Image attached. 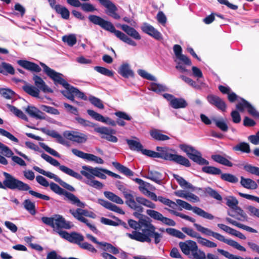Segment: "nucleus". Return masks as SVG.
Segmentation results:
<instances>
[{"label":"nucleus","mask_w":259,"mask_h":259,"mask_svg":"<svg viewBox=\"0 0 259 259\" xmlns=\"http://www.w3.org/2000/svg\"><path fill=\"white\" fill-rule=\"evenodd\" d=\"M150 135L154 139L157 141H166L170 139L168 136L161 134L160 130L155 128L150 130Z\"/></svg>","instance_id":"4c0bfd02"},{"label":"nucleus","mask_w":259,"mask_h":259,"mask_svg":"<svg viewBox=\"0 0 259 259\" xmlns=\"http://www.w3.org/2000/svg\"><path fill=\"white\" fill-rule=\"evenodd\" d=\"M94 131L102 135V138L108 141L116 143L118 141L117 137L112 135V134H115L116 132L112 128L105 126L97 127L94 128Z\"/></svg>","instance_id":"f8f14e48"},{"label":"nucleus","mask_w":259,"mask_h":259,"mask_svg":"<svg viewBox=\"0 0 259 259\" xmlns=\"http://www.w3.org/2000/svg\"><path fill=\"white\" fill-rule=\"evenodd\" d=\"M163 97L169 102L170 105L175 109L185 108L187 106V102L183 98H177L169 94H164Z\"/></svg>","instance_id":"4468645a"},{"label":"nucleus","mask_w":259,"mask_h":259,"mask_svg":"<svg viewBox=\"0 0 259 259\" xmlns=\"http://www.w3.org/2000/svg\"><path fill=\"white\" fill-rule=\"evenodd\" d=\"M71 93H73L75 96L78 98L83 99L84 100H87V97L82 92H80L77 89L70 85L69 88H67Z\"/></svg>","instance_id":"338daca9"},{"label":"nucleus","mask_w":259,"mask_h":259,"mask_svg":"<svg viewBox=\"0 0 259 259\" xmlns=\"http://www.w3.org/2000/svg\"><path fill=\"white\" fill-rule=\"evenodd\" d=\"M146 213L151 218L157 221H161L163 217L162 214L153 209H147L146 210Z\"/></svg>","instance_id":"052dcab7"},{"label":"nucleus","mask_w":259,"mask_h":259,"mask_svg":"<svg viewBox=\"0 0 259 259\" xmlns=\"http://www.w3.org/2000/svg\"><path fill=\"white\" fill-rule=\"evenodd\" d=\"M64 196L70 202V203L77 207L83 208L85 207V204L80 201V200L74 194L66 192L64 193Z\"/></svg>","instance_id":"2f4dec72"},{"label":"nucleus","mask_w":259,"mask_h":259,"mask_svg":"<svg viewBox=\"0 0 259 259\" xmlns=\"http://www.w3.org/2000/svg\"><path fill=\"white\" fill-rule=\"evenodd\" d=\"M56 12L61 16V17L64 19H68L70 13L68 10L60 5H57L56 7Z\"/></svg>","instance_id":"8fccbe9b"},{"label":"nucleus","mask_w":259,"mask_h":259,"mask_svg":"<svg viewBox=\"0 0 259 259\" xmlns=\"http://www.w3.org/2000/svg\"><path fill=\"white\" fill-rule=\"evenodd\" d=\"M142 30L156 40L162 39V36L160 32L154 28L152 25L145 23L141 27Z\"/></svg>","instance_id":"aec40b11"},{"label":"nucleus","mask_w":259,"mask_h":259,"mask_svg":"<svg viewBox=\"0 0 259 259\" xmlns=\"http://www.w3.org/2000/svg\"><path fill=\"white\" fill-rule=\"evenodd\" d=\"M148 89L157 94L167 91V88L164 84L155 82L150 83Z\"/></svg>","instance_id":"a19ab883"},{"label":"nucleus","mask_w":259,"mask_h":259,"mask_svg":"<svg viewBox=\"0 0 259 259\" xmlns=\"http://www.w3.org/2000/svg\"><path fill=\"white\" fill-rule=\"evenodd\" d=\"M194 226L196 228L197 231H198L199 232L208 236H212V237L220 241H222L224 242H226V240L225 237L222 236V235L217 233H215L210 230V229L205 228L196 223H195L194 224Z\"/></svg>","instance_id":"4be33fe9"},{"label":"nucleus","mask_w":259,"mask_h":259,"mask_svg":"<svg viewBox=\"0 0 259 259\" xmlns=\"http://www.w3.org/2000/svg\"><path fill=\"white\" fill-rule=\"evenodd\" d=\"M40 65L42 67L45 72L54 81L55 84H61L66 90L69 88L70 84L63 78L62 74L57 72L43 63H40Z\"/></svg>","instance_id":"9b49d317"},{"label":"nucleus","mask_w":259,"mask_h":259,"mask_svg":"<svg viewBox=\"0 0 259 259\" xmlns=\"http://www.w3.org/2000/svg\"><path fill=\"white\" fill-rule=\"evenodd\" d=\"M94 69L99 73L109 77H112L114 74L112 71L103 67L95 66Z\"/></svg>","instance_id":"e2e57ef3"},{"label":"nucleus","mask_w":259,"mask_h":259,"mask_svg":"<svg viewBox=\"0 0 259 259\" xmlns=\"http://www.w3.org/2000/svg\"><path fill=\"white\" fill-rule=\"evenodd\" d=\"M112 165L117 169H118L121 173L124 174L126 176H133L134 175V172L131 169L124 166V165H121V164L117 162H113Z\"/></svg>","instance_id":"37998d69"},{"label":"nucleus","mask_w":259,"mask_h":259,"mask_svg":"<svg viewBox=\"0 0 259 259\" xmlns=\"http://www.w3.org/2000/svg\"><path fill=\"white\" fill-rule=\"evenodd\" d=\"M179 148L186 153L188 157L199 165H208L207 160L202 157L201 153L192 146L187 144H180Z\"/></svg>","instance_id":"1a4fd4ad"},{"label":"nucleus","mask_w":259,"mask_h":259,"mask_svg":"<svg viewBox=\"0 0 259 259\" xmlns=\"http://www.w3.org/2000/svg\"><path fill=\"white\" fill-rule=\"evenodd\" d=\"M207 101L211 105L222 111L226 110L225 102L219 97L214 95H209L207 97Z\"/></svg>","instance_id":"a211bd4d"},{"label":"nucleus","mask_w":259,"mask_h":259,"mask_svg":"<svg viewBox=\"0 0 259 259\" xmlns=\"http://www.w3.org/2000/svg\"><path fill=\"white\" fill-rule=\"evenodd\" d=\"M175 194L178 197L184 198L192 202H197L200 201L199 198L197 196L184 190H178L175 192Z\"/></svg>","instance_id":"393cba45"},{"label":"nucleus","mask_w":259,"mask_h":259,"mask_svg":"<svg viewBox=\"0 0 259 259\" xmlns=\"http://www.w3.org/2000/svg\"><path fill=\"white\" fill-rule=\"evenodd\" d=\"M236 108L240 111H243L246 109L251 115L259 117V112L249 102L243 99H241V102L236 105Z\"/></svg>","instance_id":"f3484780"},{"label":"nucleus","mask_w":259,"mask_h":259,"mask_svg":"<svg viewBox=\"0 0 259 259\" xmlns=\"http://www.w3.org/2000/svg\"><path fill=\"white\" fill-rule=\"evenodd\" d=\"M25 110L32 117L38 119H45V114L33 106H28Z\"/></svg>","instance_id":"bb28decb"},{"label":"nucleus","mask_w":259,"mask_h":259,"mask_svg":"<svg viewBox=\"0 0 259 259\" xmlns=\"http://www.w3.org/2000/svg\"><path fill=\"white\" fill-rule=\"evenodd\" d=\"M60 170L63 172L64 173L71 176L77 180H81L82 179V176L79 174L78 173L74 171L72 169L68 168V167L65 166V165H61L60 166Z\"/></svg>","instance_id":"79ce46f5"},{"label":"nucleus","mask_w":259,"mask_h":259,"mask_svg":"<svg viewBox=\"0 0 259 259\" xmlns=\"http://www.w3.org/2000/svg\"><path fill=\"white\" fill-rule=\"evenodd\" d=\"M69 212L76 220L85 223L93 232L97 233L98 230L96 227L90 223L88 220L84 218V217H87L91 218H95L96 217V214L94 212L80 208H78L77 209H70L69 210Z\"/></svg>","instance_id":"6e6552de"},{"label":"nucleus","mask_w":259,"mask_h":259,"mask_svg":"<svg viewBox=\"0 0 259 259\" xmlns=\"http://www.w3.org/2000/svg\"><path fill=\"white\" fill-rule=\"evenodd\" d=\"M182 230L183 232L187 234L188 236L192 238L198 239L200 235L195 232L193 229L189 227H183Z\"/></svg>","instance_id":"774afa93"},{"label":"nucleus","mask_w":259,"mask_h":259,"mask_svg":"<svg viewBox=\"0 0 259 259\" xmlns=\"http://www.w3.org/2000/svg\"><path fill=\"white\" fill-rule=\"evenodd\" d=\"M71 151L73 154L75 156L84 160L90 161H94L97 164L104 163V160L101 158L98 157L94 154L85 153L76 149H72Z\"/></svg>","instance_id":"ddd939ff"},{"label":"nucleus","mask_w":259,"mask_h":259,"mask_svg":"<svg viewBox=\"0 0 259 259\" xmlns=\"http://www.w3.org/2000/svg\"><path fill=\"white\" fill-rule=\"evenodd\" d=\"M72 227L71 223L66 222L65 219L60 215H55L54 223V230L58 233L60 229L64 228L66 229H70Z\"/></svg>","instance_id":"6ab92c4d"},{"label":"nucleus","mask_w":259,"mask_h":259,"mask_svg":"<svg viewBox=\"0 0 259 259\" xmlns=\"http://www.w3.org/2000/svg\"><path fill=\"white\" fill-rule=\"evenodd\" d=\"M158 158H161L166 160L173 161L177 163L190 167L191 166L189 160L186 157L176 154L170 153L168 151V149L165 148V150H163L161 153H158Z\"/></svg>","instance_id":"9d476101"},{"label":"nucleus","mask_w":259,"mask_h":259,"mask_svg":"<svg viewBox=\"0 0 259 259\" xmlns=\"http://www.w3.org/2000/svg\"><path fill=\"white\" fill-rule=\"evenodd\" d=\"M235 151H240L242 152L249 153L250 152L249 144L245 142H241L233 147Z\"/></svg>","instance_id":"603ef678"},{"label":"nucleus","mask_w":259,"mask_h":259,"mask_svg":"<svg viewBox=\"0 0 259 259\" xmlns=\"http://www.w3.org/2000/svg\"><path fill=\"white\" fill-rule=\"evenodd\" d=\"M158 200L172 208H175L177 204H178L185 209L188 210H192L194 213L205 219L212 220L214 218L213 215H212L211 214L205 211L204 210L199 207H192L191 205L188 202L181 199H177V203H176L175 202L169 199L163 197L162 196H159L158 197Z\"/></svg>","instance_id":"423d86ee"},{"label":"nucleus","mask_w":259,"mask_h":259,"mask_svg":"<svg viewBox=\"0 0 259 259\" xmlns=\"http://www.w3.org/2000/svg\"><path fill=\"white\" fill-rule=\"evenodd\" d=\"M228 222L234 226H237V227L242 229L243 230H245L248 232H251V233H256L257 232V231L256 230H255L249 226L240 224V223L237 222V221H234L232 219L228 218Z\"/></svg>","instance_id":"de8ad7c7"},{"label":"nucleus","mask_w":259,"mask_h":259,"mask_svg":"<svg viewBox=\"0 0 259 259\" xmlns=\"http://www.w3.org/2000/svg\"><path fill=\"white\" fill-rule=\"evenodd\" d=\"M101 5L107 9V11L106 13L109 16L116 20H118L120 18V16L116 13L117 8L111 1L110 0H105Z\"/></svg>","instance_id":"5701e85b"},{"label":"nucleus","mask_w":259,"mask_h":259,"mask_svg":"<svg viewBox=\"0 0 259 259\" xmlns=\"http://www.w3.org/2000/svg\"><path fill=\"white\" fill-rule=\"evenodd\" d=\"M75 120L78 123L83 126L92 127H94L95 126V124L92 122H91L88 120H85L81 117L77 116L75 118Z\"/></svg>","instance_id":"69168bd1"},{"label":"nucleus","mask_w":259,"mask_h":259,"mask_svg":"<svg viewBox=\"0 0 259 259\" xmlns=\"http://www.w3.org/2000/svg\"><path fill=\"white\" fill-rule=\"evenodd\" d=\"M238 201L234 196L228 197V214L242 222L248 221L246 213L238 206Z\"/></svg>","instance_id":"0eeeda50"},{"label":"nucleus","mask_w":259,"mask_h":259,"mask_svg":"<svg viewBox=\"0 0 259 259\" xmlns=\"http://www.w3.org/2000/svg\"><path fill=\"white\" fill-rule=\"evenodd\" d=\"M120 28L127 35L131 36L133 38L137 40L141 39V36L140 34L134 28L125 24L120 25Z\"/></svg>","instance_id":"c756f323"},{"label":"nucleus","mask_w":259,"mask_h":259,"mask_svg":"<svg viewBox=\"0 0 259 259\" xmlns=\"http://www.w3.org/2000/svg\"><path fill=\"white\" fill-rule=\"evenodd\" d=\"M8 107L9 109V110L12 112L16 116H18L19 118H21L22 119L27 120V116L24 114V113L20 110L17 109L16 107L8 105Z\"/></svg>","instance_id":"6e6d98bb"},{"label":"nucleus","mask_w":259,"mask_h":259,"mask_svg":"<svg viewBox=\"0 0 259 259\" xmlns=\"http://www.w3.org/2000/svg\"><path fill=\"white\" fill-rule=\"evenodd\" d=\"M112 165L117 169H118L121 173L124 174L126 176H133L134 175V172L131 169L124 166V165H121V164L117 162H113Z\"/></svg>","instance_id":"a18cd8bd"},{"label":"nucleus","mask_w":259,"mask_h":259,"mask_svg":"<svg viewBox=\"0 0 259 259\" xmlns=\"http://www.w3.org/2000/svg\"><path fill=\"white\" fill-rule=\"evenodd\" d=\"M145 177L157 184H159L162 180L161 174L154 170H149Z\"/></svg>","instance_id":"e433bc0d"},{"label":"nucleus","mask_w":259,"mask_h":259,"mask_svg":"<svg viewBox=\"0 0 259 259\" xmlns=\"http://www.w3.org/2000/svg\"><path fill=\"white\" fill-rule=\"evenodd\" d=\"M33 80L34 82V84L36 86V88L38 89L39 91H41L44 93L53 92V90L48 87L40 77L37 75H34L33 77Z\"/></svg>","instance_id":"a878e982"},{"label":"nucleus","mask_w":259,"mask_h":259,"mask_svg":"<svg viewBox=\"0 0 259 259\" xmlns=\"http://www.w3.org/2000/svg\"><path fill=\"white\" fill-rule=\"evenodd\" d=\"M138 74L142 77L151 81H156V78L153 75L143 69H139L137 71Z\"/></svg>","instance_id":"0e129e2a"},{"label":"nucleus","mask_w":259,"mask_h":259,"mask_svg":"<svg viewBox=\"0 0 259 259\" xmlns=\"http://www.w3.org/2000/svg\"><path fill=\"white\" fill-rule=\"evenodd\" d=\"M119 73L123 77L128 78L134 75L133 71L130 68V65L127 63L123 64L119 69Z\"/></svg>","instance_id":"72a5a7b5"},{"label":"nucleus","mask_w":259,"mask_h":259,"mask_svg":"<svg viewBox=\"0 0 259 259\" xmlns=\"http://www.w3.org/2000/svg\"><path fill=\"white\" fill-rule=\"evenodd\" d=\"M240 184L242 187L247 189L254 190L257 187V185L255 181L243 177H241Z\"/></svg>","instance_id":"f704fd0d"},{"label":"nucleus","mask_w":259,"mask_h":259,"mask_svg":"<svg viewBox=\"0 0 259 259\" xmlns=\"http://www.w3.org/2000/svg\"><path fill=\"white\" fill-rule=\"evenodd\" d=\"M192 255L195 259H205L206 258L205 253L203 251L198 249L196 245V248L192 252Z\"/></svg>","instance_id":"bf43d9fd"},{"label":"nucleus","mask_w":259,"mask_h":259,"mask_svg":"<svg viewBox=\"0 0 259 259\" xmlns=\"http://www.w3.org/2000/svg\"><path fill=\"white\" fill-rule=\"evenodd\" d=\"M134 181L137 183L139 184V190L145 195L149 191V188L150 187V184L144 182L142 179L139 178H136L134 179Z\"/></svg>","instance_id":"ea45409f"},{"label":"nucleus","mask_w":259,"mask_h":259,"mask_svg":"<svg viewBox=\"0 0 259 259\" xmlns=\"http://www.w3.org/2000/svg\"><path fill=\"white\" fill-rule=\"evenodd\" d=\"M112 165L117 169H118L121 173L124 174L126 176H133L134 175V172L131 169L124 166V165H121V164L117 162H113Z\"/></svg>","instance_id":"c03bdc74"},{"label":"nucleus","mask_w":259,"mask_h":259,"mask_svg":"<svg viewBox=\"0 0 259 259\" xmlns=\"http://www.w3.org/2000/svg\"><path fill=\"white\" fill-rule=\"evenodd\" d=\"M64 136L67 139L78 143H84L88 139L87 136L85 134L75 132H66Z\"/></svg>","instance_id":"dca6fc26"},{"label":"nucleus","mask_w":259,"mask_h":259,"mask_svg":"<svg viewBox=\"0 0 259 259\" xmlns=\"http://www.w3.org/2000/svg\"><path fill=\"white\" fill-rule=\"evenodd\" d=\"M174 177L175 179L177 180L178 184L180 186L183 188H187L189 189H193V187L192 184L187 182L185 180H184L182 177L177 175H174Z\"/></svg>","instance_id":"3c124183"},{"label":"nucleus","mask_w":259,"mask_h":259,"mask_svg":"<svg viewBox=\"0 0 259 259\" xmlns=\"http://www.w3.org/2000/svg\"><path fill=\"white\" fill-rule=\"evenodd\" d=\"M128 224L135 230L131 233L126 234V236L130 239L140 242L150 243L151 238L153 237L155 244L160 242L162 235L156 232V227L149 218L142 217L138 222L131 219L128 221Z\"/></svg>","instance_id":"f257e3e1"},{"label":"nucleus","mask_w":259,"mask_h":259,"mask_svg":"<svg viewBox=\"0 0 259 259\" xmlns=\"http://www.w3.org/2000/svg\"><path fill=\"white\" fill-rule=\"evenodd\" d=\"M118 188L123 194L125 199L126 204L131 209L142 212L143 211V208L141 205L150 208H156V205L149 200L141 196L135 197L134 192L125 188L124 186L119 185Z\"/></svg>","instance_id":"7ed1b4c3"},{"label":"nucleus","mask_w":259,"mask_h":259,"mask_svg":"<svg viewBox=\"0 0 259 259\" xmlns=\"http://www.w3.org/2000/svg\"><path fill=\"white\" fill-rule=\"evenodd\" d=\"M24 208L31 214L34 215L36 213L35 203L29 199H26L23 203Z\"/></svg>","instance_id":"09e8293b"},{"label":"nucleus","mask_w":259,"mask_h":259,"mask_svg":"<svg viewBox=\"0 0 259 259\" xmlns=\"http://www.w3.org/2000/svg\"><path fill=\"white\" fill-rule=\"evenodd\" d=\"M198 242L202 245L210 248H214L217 247V244L211 242L206 239L201 237L200 236L197 239Z\"/></svg>","instance_id":"13d9d810"},{"label":"nucleus","mask_w":259,"mask_h":259,"mask_svg":"<svg viewBox=\"0 0 259 259\" xmlns=\"http://www.w3.org/2000/svg\"><path fill=\"white\" fill-rule=\"evenodd\" d=\"M62 40L69 46H73L76 42V37L74 34L66 35L62 37Z\"/></svg>","instance_id":"5fc2aeb1"},{"label":"nucleus","mask_w":259,"mask_h":259,"mask_svg":"<svg viewBox=\"0 0 259 259\" xmlns=\"http://www.w3.org/2000/svg\"><path fill=\"white\" fill-rule=\"evenodd\" d=\"M102 168L83 165L81 167L80 174L87 179L84 181L86 184L96 189H101L103 187V184L100 182L95 180L94 179L95 177L102 179H105L106 178V175L102 172Z\"/></svg>","instance_id":"39448f33"},{"label":"nucleus","mask_w":259,"mask_h":259,"mask_svg":"<svg viewBox=\"0 0 259 259\" xmlns=\"http://www.w3.org/2000/svg\"><path fill=\"white\" fill-rule=\"evenodd\" d=\"M126 142L131 150L138 152L142 151L143 146L139 140L126 139Z\"/></svg>","instance_id":"58836bf2"},{"label":"nucleus","mask_w":259,"mask_h":259,"mask_svg":"<svg viewBox=\"0 0 259 259\" xmlns=\"http://www.w3.org/2000/svg\"><path fill=\"white\" fill-rule=\"evenodd\" d=\"M99 247L100 249L104 251V252H110L115 255L119 253V249L109 243L100 242L99 243Z\"/></svg>","instance_id":"c85d7f7f"},{"label":"nucleus","mask_w":259,"mask_h":259,"mask_svg":"<svg viewBox=\"0 0 259 259\" xmlns=\"http://www.w3.org/2000/svg\"><path fill=\"white\" fill-rule=\"evenodd\" d=\"M60 236L70 242L75 243L80 245L81 242L83 240V237L80 234L73 232L70 234L66 231H61L58 232Z\"/></svg>","instance_id":"2eb2a0df"},{"label":"nucleus","mask_w":259,"mask_h":259,"mask_svg":"<svg viewBox=\"0 0 259 259\" xmlns=\"http://www.w3.org/2000/svg\"><path fill=\"white\" fill-rule=\"evenodd\" d=\"M23 90L28 95L33 97H39V90L38 89H37L35 87L29 84L25 83L22 87Z\"/></svg>","instance_id":"473e14b6"},{"label":"nucleus","mask_w":259,"mask_h":259,"mask_svg":"<svg viewBox=\"0 0 259 259\" xmlns=\"http://www.w3.org/2000/svg\"><path fill=\"white\" fill-rule=\"evenodd\" d=\"M202 171L210 175H219L221 173V170L215 167L210 166H205L202 167Z\"/></svg>","instance_id":"4d7b16f0"},{"label":"nucleus","mask_w":259,"mask_h":259,"mask_svg":"<svg viewBox=\"0 0 259 259\" xmlns=\"http://www.w3.org/2000/svg\"><path fill=\"white\" fill-rule=\"evenodd\" d=\"M4 175L5 179L3 181V183L0 182V188L6 189L7 188L11 190H18L20 191H28L30 195L36 198L45 200H49L50 199V197L47 195L30 190V187L27 184L16 179L10 174L5 172Z\"/></svg>","instance_id":"f03ea898"},{"label":"nucleus","mask_w":259,"mask_h":259,"mask_svg":"<svg viewBox=\"0 0 259 259\" xmlns=\"http://www.w3.org/2000/svg\"><path fill=\"white\" fill-rule=\"evenodd\" d=\"M196 243L192 240H188L185 242H180L179 247L182 251L186 255H189L196 248Z\"/></svg>","instance_id":"b1692460"},{"label":"nucleus","mask_w":259,"mask_h":259,"mask_svg":"<svg viewBox=\"0 0 259 259\" xmlns=\"http://www.w3.org/2000/svg\"><path fill=\"white\" fill-rule=\"evenodd\" d=\"M0 73L4 75H13L15 74V69L11 64L3 62L0 63Z\"/></svg>","instance_id":"c9c22d12"},{"label":"nucleus","mask_w":259,"mask_h":259,"mask_svg":"<svg viewBox=\"0 0 259 259\" xmlns=\"http://www.w3.org/2000/svg\"><path fill=\"white\" fill-rule=\"evenodd\" d=\"M104 194L107 198L116 203L122 204L124 203L123 200L120 197L112 192L105 191L104 192Z\"/></svg>","instance_id":"49530a36"},{"label":"nucleus","mask_w":259,"mask_h":259,"mask_svg":"<svg viewBox=\"0 0 259 259\" xmlns=\"http://www.w3.org/2000/svg\"><path fill=\"white\" fill-rule=\"evenodd\" d=\"M166 232L168 234L179 239H183L186 237L185 235L182 232L174 228H167L166 229Z\"/></svg>","instance_id":"864d4df0"},{"label":"nucleus","mask_w":259,"mask_h":259,"mask_svg":"<svg viewBox=\"0 0 259 259\" xmlns=\"http://www.w3.org/2000/svg\"><path fill=\"white\" fill-rule=\"evenodd\" d=\"M17 63L24 68L31 71L38 72L41 70V68L38 65L26 60H18Z\"/></svg>","instance_id":"cd10ccee"},{"label":"nucleus","mask_w":259,"mask_h":259,"mask_svg":"<svg viewBox=\"0 0 259 259\" xmlns=\"http://www.w3.org/2000/svg\"><path fill=\"white\" fill-rule=\"evenodd\" d=\"M0 150L1 153L7 157H11L13 156V151L6 145L2 143L0 144Z\"/></svg>","instance_id":"680f3d73"},{"label":"nucleus","mask_w":259,"mask_h":259,"mask_svg":"<svg viewBox=\"0 0 259 259\" xmlns=\"http://www.w3.org/2000/svg\"><path fill=\"white\" fill-rule=\"evenodd\" d=\"M98 203L106 208L113 211L119 213L120 214H124V213L123 210L118 206L104 199H98Z\"/></svg>","instance_id":"7c9ffc66"},{"label":"nucleus","mask_w":259,"mask_h":259,"mask_svg":"<svg viewBox=\"0 0 259 259\" xmlns=\"http://www.w3.org/2000/svg\"><path fill=\"white\" fill-rule=\"evenodd\" d=\"M89 19L94 24L99 25L103 29L114 33L118 38L124 42L134 47L137 46V43L126 34L119 30H116L114 25L110 22L105 20L101 17L96 15L90 16Z\"/></svg>","instance_id":"20e7f679"},{"label":"nucleus","mask_w":259,"mask_h":259,"mask_svg":"<svg viewBox=\"0 0 259 259\" xmlns=\"http://www.w3.org/2000/svg\"><path fill=\"white\" fill-rule=\"evenodd\" d=\"M87 113L90 116L97 121H100L113 126H115L116 125V122L114 120L111 119L109 117H104L101 114L96 112L93 110H88Z\"/></svg>","instance_id":"412c9836"}]
</instances>
